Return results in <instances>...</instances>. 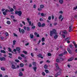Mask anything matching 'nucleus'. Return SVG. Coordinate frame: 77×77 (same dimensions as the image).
Segmentation results:
<instances>
[{"instance_id": "5701e85b", "label": "nucleus", "mask_w": 77, "mask_h": 77, "mask_svg": "<svg viewBox=\"0 0 77 77\" xmlns=\"http://www.w3.org/2000/svg\"><path fill=\"white\" fill-rule=\"evenodd\" d=\"M45 23H43L41 25V27H45Z\"/></svg>"}, {"instance_id": "f8f14e48", "label": "nucleus", "mask_w": 77, "mask_h": 77, "mask_svg": "<svg viewBox=\"0 0 77 77\" xmlns=\"http://www.w3.org/2000/svg\"><path fill=\"white\" fill-rule=\"evenodd\" d=\"M23 73L21 72H20L19 74V76L20 77H21V76H23Z\"/></svg>"}, {"instance_id": "de8ad7c7", "label": "nucleus", "mask_w": 77, "mask_h": 77, "mask_svg": "<svg viewBox=\"0 0 77 77\" xmlns=\"http://www.w3.org/2000/svg\"><path fill=\"white\" fill-rule=\"evenodd\" d=\"M5 12L6 13V12H10V11H9V10H8V9H7L5 10Z\"/></svg>"}, {"instance_id": "39448f33", "label": "nucleus", "mask_w": 77, "mask_h": 77, "mask_svg": "<svg viewBox=\"0 0 77 77\" xmlns=\"http://www.w3.org/2000/svg\"><path fill=\"white\" fill-rule=\"evenodd\" d=\"M26 20L28 21V23H29V26H31L32 24V22L29 21H30V19H29V18H27Z\"/></svg>"}, {"instance_id": "ddd939ff", "label": "nucleus", "mask_w": 77, "mask_h": 77, "mask_svg": "<svg viewBox=\"0 0 77 77\" xmlns=\"http://www.w3.org/2000/svg\"><path fill=\"white\" fill-rule=\"evenodd\" d=\"M37 25L39 27H41V23L40 22H38L37 23Z\"/></svg>"}, {"instance_id": "20e7f679", "label": "nucleus", "mask_w": 77, "mask_h": 77, "mask_svg": "<svg viewBox=\"0 0 77 77\" xmlns=\"http://www.w3.org/2000/svg\"><path fill=\"white\" fill-rule=\"evenodd\" d=\"M19 32L20 33L21 32L22 33H25V30H24L23 29H22L21 31V28H19Z\"/></svg>"}, {"instance_id": "6ab92c4d", "label": "nucleus", "mask_w": 77, "mask_h": 77, "mask_svg": "<svg viewBox=\"0 0 77 77\" xmlns=\"http://www.w3.org/2000/svg\"><path fill=\"white\" fill-rule=\"evenodd\" d=\"M30 38H31V39L33 38V37H34V36L32 34H30Z\"/></svg>"}, {"instance_id": "b1692460", "label": "nucleus", "mask_w": 77, "mask_h": 77, "mask_svg": "<svg viewBox=\"0 0 77 77\" xmlns=\"http://www.w3.org/2000/svg\"><path fill=\"white\" fill-rule=\"evenodd\" d=\"M20 66L21 67H23V66H24V64L23 63H21L20 64Z\"/></svg>"}, {"instance_id": "c9c22d12", "label": "nucleus", "mask_w": 77, "mask_h": 77, "mask_svg": "<svg viewBox=\"0 0 77 77\" xmlns=\"http://www.w3.org/2000/svg\"><path fill=\"white\" fill-rule=\"evenodd\" d=\"M23 53H24V54H27V51H23Z\"/></svg>"}, {"instance_id": "dca6fc26", "label": "nucleus", "mask_w": 77, "mask_h": 77, "mask_svg": "<svg viewBox=\"0 0 77 77\" xmlns=\"http://www.w3.org/2000/svg\"><path fill=\"white\" fill-rule=\"evenodd\" d=\"M1 70H2V71H5V70H6L5 67H1Z\"/></svg>"}, {"instance_id": "774afa93", "label": "nucleus", "mask_w": 77, "mask_h": 77, "mask_svg": "<svg viewBox=\"0 0 77 77\" xmlns=\"http://www.w3.org/2000/svg\"><path fill=\"white\" fill-rule=\"evenodd\" d=\"M36 5H34L33 8H34V9H35V8H36Z\"/></svg>"}, {"instance_id": "052dcab7", "label": "nucleus", "mask_w": 77, "mask_h": 77, "mask_svg": "<svg viewBox=\"0 0 77 77\" xmlns=\"http://www.w3.org/2000/svg\"><path fill=\"white\" fill-rule=\"evenodd\" d=\"M62 36L63 38H65V35L63 34L62 35Z\"/></svg>"}, {"instance_id": "79ce46f5", "label": "nucleus", "mask_w": 77, "mask_h": 77, "mask_svg": "<svg viewBox=\"0 0 77 77\" xmlns=\"http://www.w3.org/2000/svg\"><path fill=\"white\" fill-rule=\"evenodd\" d=\"M62 15H60L59 17V19H61V18H62Z\"/></svg>"}, {"instance_id": "6e6d98bb", "label": "nucleus", "mask_w": 77, "mask_h": 77, "mask_svg": "<svg viewBox=\"0 0 77 77\" xmlns=\"http://www.w3.org/2000/svg\"><path fill=\"white\" fill-rule=\"evenodd\" d=\"M73 44L74 45H75H75H75V41H73Z\"/></svg>"}, {"instance_id": "e2e57ef3", "label": "nucleus", "mask_w": 77, "mask_h": 77, "mask_svg": "<svg viewBox=\"0 0 77 77\" xmlns=\"http://www.w3.org/2000/svg\"><path fill=\"white\" fill-rule=\"evenodd\" d=\"M35 27H36V26H33L32 27V29H35Z\"/></svg>"}, {"instance_id": "6e6552de", "label": "nucleus", "mask_w": 77, "mask_h": 77, "mask_svg": "<svg viewBox=\"0 0 77 77\" xmlns=\"http://www.w3.org/2000/svg\"><path fill=\"white\" fill-rule=\"evenodd\" d=\"M11 68L13 69H17V67L15 66V65L14 64H12L11 66Z\"/></svg>"}, {"instance_id": "ea45409f", "label": "nucleus", "mask_w": 77, "mask_h": 77, "mask_svg": "<svg viewBox=\"0 0 77 77\" xmlns=\"http://www.w3.org/2000/svg\"><path fill=\"white\" fill-rule=\"evenodd\" d=\"M32 65L34 66H35L36 65V62H33L32 63Z\"/></svg>"}, {"instance_id": "c756f323", "label": "nucleus", "mask_w": 77, "mask_h": 77, "mask_svg": "<svg viewBox=\"0 0 77 77\" xmlns=\"http://www.w3.org/2000/svg\"><path fill=\"white\" fill-rule=\"evenodd\" d=\"M45 15H46V14H44V13H42L41 14V16H42V17H45Z\"/></svg>"}, {"instance_id": "4468645a", "label": "nucleus", "mask_w": 77, "mask_h": 77, "mask_svg": "<svg viewBox=\"0 0 77 77\" xmlns=\"http://www.w3.org/2000/svg\"><path fill=\"white\" fill-rule=\"evenodd\" d=\"M0 52L2 53H4V54L6 53V51L4 50H1Z\"/></svg>"}, {"instance_id": "13d9d810", "label": "nucleus", "mask_w": 77, "mask_h": 77, "mask_svg": "<svg viewBox=\"0 0 77 77\" xmlns=\"http://www.w3.org/2000/svg\"><path fill=\"white\" fill-rule=\"evenodd\" d=\"M13 34L14 36H17H17H18V35H17L15 33H14Z\"/></svg>"}, {"instance_id": "aec40b11", "label": "nucleus", "mask_w": 77, "mask_h": 77, "mask_svg": "<svg viewBox=\"0 0 77 77\" xmlns=\"http://www.w3.org/2000/svg\"><path fill=\"white\" fill-rule=\"evenodd\" d=\"M69 39H70V38L69 37L65 39V41H68L69 40Z\"/></svg>"}, {"instance_id": "e433bc0d", "label": "nucleus", "mask_w": 77, "mask_h": 77, "mask_svg": "<svg viewBox=\"0 0 77 77\" xmlns=\"http://www.w3.org/2000/svg\"><path fill=\"white\" fill-rule=\"evenodd\" d=\"M60 61H63V60H64L62 58V57H60Z\"/></svg>"}, {"instance_id": "8fccbe9b", "label": "nucleus", "mask_w": 77, "mask_h": 77, "mask_svg": "<svg viewBox=\"0 0 77 77\" xmlns=\"http://www.w3.org/2000/svg\"><path fill=\"white\" fill-rule=\"evenodd\" d=\"M51 16H50L48 18V20H51Z\"/></svg>"}, {"instance_id": "7c9ffc66", "label": "nucleus", "mask_w": 77, "mask_h": 77, "mask_svg": "<svg viewBox=\"0 0 77 77\" xmlns=\"http://www.w3.org/2000/svg\"><path fill=\"white\" fill-rule=\"evenodd\" d=\"M58 75H60V74H61V71H59L57 73Z\"/></svg>"}, {"instance_id": "cd10ccee", "label": "nucleus", "mask_w": 77, "mask_h": 77, "mask_svg": "<svg viewBox=\"0 0 77 77\" xmlns=\"http://www.w3.org/2000/svg\"><path fill=\"white\" fill-rule=\"evenodd\" d=\"M42 42H44L45 41V38L44 37H42Z\"/></svg>"}, {"instance_id": "f257e3e1", "label": "nucleus", "mask_w": 77, "mask_h": 77, "mask_svg": "<svg viewBox=\"0 0 77 77\" xmlns=\"http://www.w3.org/2000/svg\"><path fill=\"white\" fill-rule=\"evenodd\" d=\"M15 14H17L20 17L22 15V12L21 11H16Z\"/></svg>"}, {"instance_id": "09e8293b", "label": "nucleus", "mask_w": 77, "mask_h": 77, "mask_svg": "<svg viewBox=\"0 0 77 77\" xmlns=\"http://www.w3.org/2000/svg\"><path fill=\"white\" fill-rule=\"evenodd\" d=\"M77 9V6H76V7H74L73 8V9H74V10H76Z\"/></svg>"}, {"instance_id": "0eeeda50", "label": "nucleus", "mask_w": 77, "mask_h": 77, "mask_svg": "<svg viewBox=\"0 0 77 77\" xmlns=\"http://www.w3.org/2000/svg\"><path fill=\"white\" fill-rule=\"evenodd\" d=\"M0 60L1 61H3H3H5V60H6V58L4 57H0Z\"/></svg>"}, {"instance_id": "c03bdc74", "label": "nucleus", "mask_w": 77, "mask_h": 77, "mask_svg": "<svg viewBox=\"0 0 77 77\" xmlns=\"http://www.w3.org/2000/svg\"><path fill=\"white\" fill-rule=\"evenodd\" d=\"M48 56H51V54L50 53H49L48 54Z\"/></svg>"}, {"instance_id": "864d4df0", "label": "nucleus", "mask_w": 77, "mask_h": 77, "mask_svg": "<svg viewBox=\"0 0 77 77\" xmlns=\"http://www.w3.org/2000/svg\"><path fill=\"white\" fill-rule=\"evenodd\" d=\"M63 53L62 54H59V56H60L61 57H62L63 56Z\"/></svg>"}, {"instance_id": "5fc2aeb1", "label": "nucleus", "mask_w": 77, "mask_h": 77, "mask_svg": "<svg viewBox=\"0 0 77 77\" xmlns=\"http://www.w3.org/2000/svg\"><path fill=\"white\" fill-rule=\"evenodd\" d=\"M56 61L57 62L59 63V60L58 59H57L56 60Z\"/></svg>"}, {"instance_id": "f704fd0d", "label": "nucleus", "mask_w": 77, "mask_h": 77, "mask_svg": "<svg viewBox=\"0 0 77 77\" xmlns=\"http://www.w3.org/2000/svg\"><path fill=\"white\" fill-rule=\"evenodd\" d=\"M67 33L68 32L66 30H65L63 31V33H64V34H67Z\"/></svg>"}, {"instance_id": "c85d7f7f", "label": "nucleus", "mask_w": 77, "mask_h": 77, "mask_svg": "<svg viewBox=\"0 0 77 77\" xmlns=\"http://www.w3.org/2000/svg\"><path fill=\"white\" fill-rule=\"evenodd\" d=\"M57 37H58V35H55L54 36V39H57Z\"/></svg>"}, {"instance_id": "9b49d317", "label": "nucleus", "mask_w": 77, "mask_h": 77, "mask_svg": "<svg viewBox=\"0 0 77 77\" xmlns=\"http://www.w3.org/2000/svg\"><path fill=\"white\" fill-rule=\"evenodd\" d=\"M33 69L35 71V72H36V69H37V67L36 66H34L33 67Z\"/></svg>"}, {"instance_id": "473e14b6", "label": "nucleus", "mask_w": 77, "mask_h": 77, "mask_svg": "<svg viewBox=\"0 0 77 77\" xmlns=\"http://www.w3.org/2000/svg\"><path fill=\"white\" fill-rule=\"evenodd\" d=\"M37 56L39 57H40L41 56H42V54H39L38 55H37Z\"/></svg>"}, {"instance_id": "423d86ee", "label": "nucleus", "mask_w": 77, "mask_h": 77, "mask_svg": "<svg viewBox=\"0 0 77 77\" xmlns=\"http://www.w3.org/2000/svg\"><path fill=\"white\" fill-rule=\"evenodd\" d=\"M67 51H68V53H69V54H72V52L70 50L69 48H67Z\"/></svg>"}, {"instance_id": "4d7b16f0", "label": "nucleus", "mask_w": 77, "mask_h": 77, "mask_svg": "<svg viewBox=\"0 0 77 77\" xmlns=\"http://www.w3.org/2000/svg\"><path fill=\"white\" fill-rule=\"evenodd\" d=\"M8 50H9V51H10V52H11V51H12V50L10 48H8Z\"/></svg>"}, {"instance_id": "680f3d73", "label": "nucleus", "mask_w": 77, "mask_h": 77, "mask_svg": "<svg viewBox=\"0 0 77 77\" xmlns=\"http://www.w3.org/2000/svg\"><path fill=\"white\" fill-rule=\"evenodd\" d=\"M54 15H52V20H54Z\"/></svg>"}, {"instance_id": "49530a36", "label": "nucleus", "mask_w": 77, "mask_h": 77, "mask_svg": "<svg viewBox=\"0 0 77 77\" xmlns=\"http://www.w3.org/2000/svg\"><path fill=\"white\" fill-rule=\"evenodd\" d=\"M21 56L22 57H25V55L23 54H21Z\"/></svg>"}, {"instance_id": "412c9836", "label": "nucleus", "mask_w": 77, "mask_h": 77, "mask_svg": "<svg viewBox=\"0 0 77 77\" xmlns=\"http://www.w3.org/2000/svg\"><path fill=\"white\" fill-rule=\"evenodd\" d=\"M26 30H27V31L28 32H29V31H30V27H27Z\"/></svg>"}, {"instance_id": "bf43d9fd", "label": "nucleus", "mask_w": 77, "mask_h": 77, "mask_svg": "<svg viewBox=\"0 0 77 77\" xmlns=\"http://www.w3.org/2000/svg\"><path fill=\"white\" fill-rule=\"evenodd\" d=\"M8 54L9 55V56H11L12 57V54H11V53H8Z\"/></svg>"}, {"instance_id": "0e129e2a", "label": "nucleus", "mask_w": 77, "mask_h": 77, "mask_svg": "<svg viewBox=\"0 0 77 77\" xmlns=\"http://www.w3.org/2000/svg\"><path fill=\"white\" fill-rule=\"evenodd\" d=\"M41 40L40 39L38 43V44H39V43H41Z\"/></svg>"}, {"instance_id": "f3484780", "label": "nucleus", "mask_w": 77, "mask_h": 77, "mask_svg": "<svg viewBox=\"0 0 77 77\" xmlns=\"http://www.w3.org/2000/svg\"><path fill=\"white\" fill-rule=\"evenodd\" d=\"M59 2L60 4H62L63 3V0H59Z\"/></svg>"}, {"instance_id": "603ef678", "label": "nucleus", "mask_w": 77, "mask_h": 77, "mask_svg": "<svg viewBox=\"0 0 77 77\" xmlns=\"http://www.w3.org/2000/svg\"><path fill=\"white\" fill-rule=\"evenodd\" d=\"M18 59H19V60H22V58L20 57H18Z\"/></svg>"}, {"instance_id": "37998d69", "label": "nucleus", "mask_w": 77, "mask_h": 77, "mask_svg": "<svg viewBox=\"0 0 77 77\" xmlns=\"http://www.w3.org/2000/svg\"><path fill=\"white\" fill-rule=\"evenodd\" d=\"M15 62H16L18 63L20 62V60H18L16 59L15 60Z\"/></svg>"}, {"instance_id": "4be33fe9", "label": "nucleus", "mask_w": 77, "mask_h": 77, "mask_svg": "<svg viewBox=\"0 0 77 77\" xmlns=\"http://www.w3.org/2000/svg\"><path fill=\"white\" fill-rule=\"evenodd\" d=\"M40 8L42 9H43V8H44V5H40Z\"/></svg>"}, {"instance_id": "72a5a7b5", "label": "nucleus", "mask_w": 77, "mask_h": 77, "mask_svg": "<svg viewBox=\"0 0 77 77\" xmlns=\"http://www.w3.org/2000/svg\"><path fill=\"white\" fill-rule=\"evenodd\" d=\"M11 19H14L15 17L14 16L11 15Z\"/></svg>"}, {"instance_id": "3c124183", "label": "nucleus", "mask_w": 77, "mask_h": 77, "mask_svg": "<svg viewBox=\"0 0 77 77\" xmlns=\"http://www.w3.org/2000/svg\"><path fill=\"white\" fill-rule=\"evenodd\" d=\"M58 75H59L57 73L54 76L55 77H57Z\"/></svg>"}, {"instance_id": "338daca9", "label": "nucleus", "mask_w": 77, "mask_h": 77, "mask_svg": "<svg viewBox=\"0 0 77 77\" xmlns=\"http://www.w3.org/2000/svg\"><path fill=\"white\" fill-rule=\"evenodd\" d=\"M57 17H55V19H54V21H57Z\"/></svg>"}, {"instance_id": "f03ea898", "label": "nucleus", "mask_w": 77, "mask_h": 77, "mask_svg": "<svg viewBox=\"0 0 77 77\" xmlns=\"http://www.w3.org/2000/svg\"><path fill=\"white\" fill-rule=\"evenodd\" d=\"M73 26V23H71L70 24V26H69V32H72L73 31V29H72Z\"/></svg>"}, {"instance_id": "bb28decb", "label": "nucleus", "mask_w": 77, "mask_h": 77, "mask_svg": "<svg viewBox=\"0 0 77 77\" xmlns=\"http://www.w3.org/2000/svg\"><path fill=\"white\" fill-rule=\"evenodd\" d=\"M63 55H65V54H67V51H65L63 53Z\"/></svg>"}, {"instance_id": "7ed1b4c3", "label": "nucleus", "mask_w": 77, "mask_h": 77, "mask_svg": "<svg viewBox=\"0 0 77 77\" xmlns=\"http://www.w3.org/2000/svg\"><path fill=\"white\" fill-rule=\"evenodd\" d=\"M56 30L55 29H53L52 31H51L50 33L51 36H52L53 34H54L56 33Z\"/></svg>"}, {"instance_id": "393cba45", "label": "nucleus", "mask_w": 77, "mask_h": 77, "mask_svg": "<svg viewBox=\"0 0 77 77\" xmlns=\"http://www.w3.org/2000/svg\"><path fill=\"white\" fill-rule=\"evenodd\" d=\"M13 45H15V43H16V41L15 40H13Z\"/></svg>"}, {"instance_id": "a18cd8bd", "label": "nucleus", "mask_w": 77, "mask_h": 77, "mask_svg": "<svg viewBox=\"0 0 77 77\" xmlns=\"http://www.w3.org/2000/svg\"><path fill=\"white\" fill-rule=\"evenodd\" d=\"M42 75H44V76H45V72H42Z\"/></svg>"}, {"instance_id": "9d476101", "label": "nucleus", "mask_w": 77, "mask_h": 77, "mask_svg": "<svg viewBox=\"0 0 77 77\" xmlns=\"http://www.w3.org/2000/svg\"><path fill=\"white\" fill-rule=\"evenodd\" d=\"M73 59H74V58H73V57H72L68 59V62H71V61H72Z\"/></svg>"}, {"instance_id": "4c0bfd02", "label": "nucleus", "mask_w": 77, "mask_h": 77, "mask_svg": "<svg viewBox=\"0 0 77 77\" xmlns=\"http://www.w3.org/2000/svg\"><path fill=\"white\" fill-rule=\"evenodd\" d=\"M45 72H46V73H48V72H49V71H48V70H47V69L45 70Z\"/></svg>"}, {"instance_id": "69168bd1", "label": "nucleus", "mask_w": 77, "mask_h": 77, "mask_svg": "<svg viewBox=\"0 0 77 77\" xmlns=\"http://www.w3.org/2000/svg\"><path fill=\"white\" fill-rule=\"evenodd\" d=\"M38 33L36 32H35L34 33V35H35V36H36L38 34Z\"/></svg>"}, {"instance_id": "a19ab883", "label": "nucleus", "mask_w": 77, "mask_h": 77, "mask_svg": "<svg viewBox=\"0 0 77 77\" xmlns=\"http://www.w3.org/2000/svg\"><path fill=\"white\" fill-rule=\"evenodd\" d=\"M14 11V9L11 8L10 9V12H13V11Z\"/></svg>"}, {"instance_id": "a211bd4d", "label": "nucleus", "mask_w": 77, "mask_h": 77, "mask_svg": "<svg viewBox=\"0 0 77 77\" xmlns=\"http://www.w3.org/2000/svg\"><path fill=\"white\" fill-rule=\"evenodd\" d=\"M44 68L45 69H47V68H48V66L47 64H45L44 66Z\"/></svg>"}, {"instance_id": "1a4fd4ad", "label": "nucleus", "mask_w": 77, "mask_h": 77, "mask_svg": "<svg viewBox=\"0 0 77 77\" xmlns=\"http://www.w3.org/2000/svg\"><path fill=\"white\" fill-rule=\"evenodd\" d=\"M16 50H17V51L18 52V53H20V52H21L20 51V48L19 47H17L16 48Z\"/></svg>"}, {"instance_id": "2f4dec72", "label": "nucleus", "mask_w": 77, "mask_h": 77, "mask_svg": "<svg viewBox=\"0 0 77 77\" xmlns=\"http://www.w3.org/2000/svg\"><path fill=\"white\" fill-rule=\"evenodd\" d=\"M2 14H3V15L5 16H6V12L5 11L3 12H2Z\"/></svg>"}, {"instance_id": "58836bf2", "label": "nucleus", "mask_w": 77, "mask_h": 77, "mask_svg": "<svg viewBox=\"0 0 77 77\" xmlns=\"http://www.w3.org/2000/svg\"><path fill=\"white\" fill-rule=\"evenodd\" d=\"M5 35L6 36H9V34L7 32L5 33Z\"/></svg>"}, {"instance_id": "2eb2a0df", "label": "nucleus", "mask_w": 77, "mask_h": 77, "mask_svg": "<svg viewBox=\"0 0 77 77\" xmlns=\"http://www.w3.org/2000/svg\"><path fill=\"white\" fill-rule=\"evenodd\" d=\"M55 66L57 69H59V66H58L57 63H55Z\"/></svg>"}, {"instance_id": "a878e982", "label": "nucleus", "mask_w": 77, "mask_h": 77, "mask_svg": "<svg viewBox=\"0 0 77 77\" xmlns=\"http://www.w3.org/2000/svg\"><path fill=\"white\" fill-rule=\"evenodd\" d=\"M7 24H11V22L9 21H7Z\"/></svg>"}]
</instances>
